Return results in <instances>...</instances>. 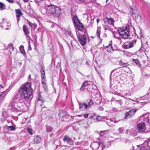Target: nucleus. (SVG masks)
<instances>
[{"label": "nucleus", "instance_id": "nucleus-52", "mask_svg": "<svg viewBox=\"0 0 150 150\" xmlns=\"http://www.w3.org/2000/svg\"><path fill=\"white\" fill-rule=\"evenodd\" d=\"M115 38H117L118 40H120V43H121V39H120V37H115Z\"/></svg>", "mask_w": 150, "mask_h": 150}, {"label": "nucleus", "instance_id": "nucleus-57", "mask_svg": "<svg viewBox=\"0 0 150 150\" xmlns=\"http://www.w3.org/2000/svg\"><path fill=\"white\" fill-rule=\"evenodd\" d=\"M96 143H97V144H98V145H100V143H99L97 142H96Z\"/></svg>", "mask_w": 150, "mask_h": 150}, {"label": "nucleus", "instance_id": "nucleus-36", "mask_svg": "<svg viewBox=\"0 0 150 150\" xmlns=\"http://www.w3.org/2000/svg\"><path fill=\"white\" fill-rule=\"evenodd\" d=\"M76 2L78 4L82 3L86 1V0H75Z\"/></svg>", "mask_w": 150, "mask_h": 150}, {"label": "nucleus", "instance_id": "nucleus-29", "mask_svg": "<svg viewBox=\"0 0 150 150\" xmlns=\"http://www.w3.org/2000/svg\"><path fill=\"white\" fill-rule=\"evenodd\" d=\"M119 64L120 65L124 67H126L128 65L127 63L123 62L122 61H119Z\"/></svg>", "mask_w": 150, "mask_h": 150}, {"label": "nucleus", "instance_id": "nucleus-11", "mask_svg": "<svg viewBox=\"0 0 150 150\" xmlns=\"http://www.w3.org/2000/svg\"><path fill=\"white\" fill-rule=\"evenodd\" d=\"M130 14L134 19H136L138 18L139 16V13L137 12H134V11H135V10L131 6H130Z\"/></svg>", "mask_w": 150, "mask_h": 150}, {"label": "nucleus", "instance_id": "nucleus-61", "mask_svg": "<svg viewBox=\"0 0 150 150\" xmlns=\"http://www.w3.org/2000/svg\"><path fill=\"white\" fill-rule=\"evenodd\" d=\"M108 0H106V3H107Z\"/></svg>", "mask_w": 150, "mask_h": 150}, {"label": "nucleus", "instance_id": "nucleus-35", "mask_svg": "<svg viewBox=\"0 0 150 150\" xmlns=\"http://www.w3.org/2000/svg\"><path fill=\"white\" fill-rule=\"evenodd\" d=\"M16 103H19L23 105H25V103L24 102L23 100L21 99H20L19 100H18L17 101H16Z\"/></svg>", "mask_w": 150, "mask_h": 150}, {"label": "nucleus", "instance_id": "nucleus-58", "mask_svg": "<svg viewBox=\"0 0 150 150\" xmlns=\"http://www.w3.org/2000/svg\"><path fill=\"white\" fill-rule=\"evenodd\" d=\"M0 86L2 88H3V86L1 85H0Z\"/></svg>", "mask_w": 150, "mask_h": 150}, {"label": "nucleus", "instance_id": "nucleus-42", "mask_svg": "<svg viewBox=\"0 0 150 150\" xmlns=\"http://www.w3.org/2000/svg\"><path fill=\"white\" fill-rule=\"evenodd\" d=\"M41 73V75H45V72L44 69H41L40 70Z\"/></svg>", "mask_w": 150, "mask_h": 150}, {"label": "nucleus", "instance_id": "nucleus-48", "mask_svg": "<svg viewBox=\"0 0 150 150\" xmlns=\"http://www.w3.org/2000/svg\"><path fill=\"white\" fill-rule=\"evenodd\" d=\"M32 49V48L31 47L30 45V43L29 44V46H28V50H31Z\"/></svg>", "mask_w": 150, "mask_h": 150}, {"label": "nucleus", "instance_id": "nucleus-38", "mask_svg": "<svg viewBox=\"0 0 150 150\" xmlns=\"http://www.w3.org/2000/svg\"><path fill=\"white\" fill-rule=\"evenodd\" d=\"M43 85V87L45 90H47V86L46 84V83H42Z\"/></svg>", "mask_w": 150, "mask_h": 150}, {"label": "nucleus", "instance_id": "nucleus-25", "mask_svg": "<svg viewBox=\"0 0 150 150\" xmlns=\"http://www.w3.org/2000/svg\"><path fill=\"white\" fill-rule=\"evenodd\" d=\"M20 50L23 54H25V52L24 50V47L23 45L19 47Z\"/></svg>", "mask_w": 150, "mask_h": 150}, {"label": "nucleus", "instance_id": "nucleus-15", "mask_svg": "<svg viewBox=\"0 0 150 150\" xmlns=\"http://www.w3.org/2000/svg\"><path fill=\"white\" fill-rule=\"evenodd\" d=\"M24 105H23L19 103H17L16 101H15V105H9H9L8 106L9 109H11L12 108V107L14 106H17L20 108L21 109H24Z\"/></svg>", "mask_w": 150, "mask_h": 150}, {"label": "nucleus", "instance_id": "nucleus-43", "mask_svg": "<svg viewBox=\"0 0 150 150\" xmlns=\"http://www.w3.org/2000/svg\"><path fill=\"white\" fill-rule=\"evenodd\" d=\"M42 100L43 99L42 98L41 96L40 95H39L38 98V100L40 101H43Z\"/></svg>", "mask_w": 150, "mask_h": 150}, {"label": "nucleus", "instance_id": "nucleus-56", "mask_svg": "<svg viewBox=\"0 0 150 150\" xmlns=\"http://www.w3.org/2000/svg\"><path fill=\"white\" fill-rule=\"evenodd\" d=\"M144 143V142H143V143H142L141 144H140V145H137V147H138V146H140V145H142V144Z\"/></svg>", "mask_w": 150, "mask_h": 150}, {"label": "nucleus", "instance_id": "nucleus-41", "mask_svg": "<svg viewBox=\"0 0 150 150\" xmlns=\"http://www.w3.org/2000/svg\"><path fill=\"white\" fill-rule=\"evenodd\" d=\"M37 3H40L43 1L44 0H35Z\"/></svg>", "mask_w": 150, "mask_h": 150}, {"label": "nucleus", "instance_id": "nucleus-51", "mask_svg": "<svg viewBox=\"0 0 150 150\" xmlns=\"http://www.w3.org/2000/svg\"><path fill=\"white\" fill-rule=\"evenodd\" d=\"M28 79L29 81H31V76H29L28 78Z\"/></svg>", "mask_w": 150, "mask_h": 150}, {"label": "nucleus", "instance_id": "nucleus-64", "mask_svg": "<svg viewBox=\"0 0 150 150\" xmlns=\"http://www.w3.org/2000/svg\"><path fill=\"white\" fill-rule=\"evenodd\" d=\"M132 84H133V85H134V83H132Z\"/></svg>", "mask_w": 150, "mask_h": 150}, {"label": "nucleus", "instance_id": "nucleus-16", "mask_svg": "<svg viewBox=\"0 0 150 150\" xmlns=\"http://www.w3.org/2000/svg\"><path fill=\"white\" fill-rule=\"evenodd\" d=\"M23 30L27 37H29L28 35L29 34V31L26 25H24L23 26Z\"/></svg>", "mask_w": 150, "mask_h": 150}, {"label": "nucleus", "instance_id": "nucleus-59", "mask_svg": "<svg viewBox=\"0 0 150 150\" xmlns=\"http://www.w3.org/2000/svg\"><path fill=\"white\" fill-rule=\"evenodd\" d=\"M111 76H110V80L111 79Z\"/></svg>", "mask_w": 150, "mask_h": 150}, {"label": "nucleus", "instance_id": "nucleus-49", "mask_svg": "<svg viewBox=\"0 0 150 150\" xmlns=\"http://www.w3.org/2000/svg\"><path fill=\"white\" fill-rule=\"evenodd\" d=\"M28 24L30 25V26L31 27L32 26L31 23L28 20Z\"/></svg>", "mask_w": 150, "mask_h": 150}, {"label": "nucleus", "instance_id": "nucleus-37", "mask_svg": "<svg viewBox=\"0 0 150 150\" xmlns=\"http://www.w3.org/2000/svg\"><path fill=\"white\" fill-rule=\"evenodd\" d=\"M28 132L29 134L31 135L33 134V133L32 132V129L30 128H27V129Z\"/></svg>", "mask_w": 150, "mask_h": 150}, {"label": "nucleus", "instance_id": "nucleus-19", "mask_svg": "<svg viewBox=\"0 0 150 150\" xmlns=\"http://www.w3.org/2000/svg\"><path fill=\"white\" fill-rule=\"evenodd\" d=\"M72 21L74 26L76 25H77V24L80 22L76 16H74L73 17Z\"/></svg>", "mask_w": 150, "mask_h": 150}, {"label": "nucleus", "instance_id": "nucleus-8", "mask_svg": "<svg viewBox=\"0 0 150 150\" xmlns=\"http://www.w3.org/2000/svg\"><path fill=\"white\" fill-rule=\"evenodd\" d=\"M136 41L137 40L134 39L133 40H132V41L129 43L127 42L123 44L122 45V47L126 49L131 48L134 46V45L135 44Z\"/></svg>", "mask_w": 150, "mask_h": 150}, {"label": "nucleus", "instance_id": "nucleus-53", "mask_svg": "<svg viewBox=\"0 0 150 150\" xmlns=\"http://www.w3.org/2000/svg\"><path fill=\"white\" fill-rule=\"evenodd\" d=\"M100 19H98V18L96 20V21H97V22L98 23V22H99L100 21Z\"/></svg>", "mask_w": 150, "mask_h": 150}, {"label": "nucleus", "instance_id": "nucleus-13", "mask_svg": "<svg viewBox=\"0 0 150 150\" xmlns=\"http://www.w3.org/2000/svg\"><path fill=\"white\" fill-rule=\"evenodd\" d=\"M63 140L65 142H67L69 145H71L73 144V142L72 139L67 135L64 136Z\"/></svg>", "mask_w": 150, "mask_h": 150}, {"label": "nucleus", "instance_id": "nucleus-5", "mask_svg": "<svg viewBox=\"0 0 150 150\" xmlns=\"http://www.w3.org/2000/svg\"><path fill=\"white\" fill-rule=\"evenodd\" d=\"M78 39L79 43L83 46L85 45L86 43V37L85 34L81 35L76 33Z\"/></svg>", "mask_w": 150, "mask_h": 150}, {"label": "nucleus", "instance_id": "nucleus-12", "mask_svg": "<svg viewBox=\"0 0 150 150\" xmlns=\"http://www.w3.org/2000/svg\"><path fill=\"white\" fill-rule=\"evenodd\" d=\"M104 21L105 23L113 26L114 25V20L112 18L106 17L104 18Z\"/></svg>", "mask_w": 150, "mask_h": 150}, {"label": "nucleus", "instance_id": "nucleus-27", "mask_svg": "<svg viewBox=\"0 0 150 150\" xmlns=\"http://www.w3.org/2000/svg\"><path fill=\"white\" fill-rule=\"evenodd\" d=\"M7 129L10 131H14L16 130V128L15 127L13 126H11L7 127Z\"/></svg>", "mask_w": 150, "mask_h": 150}, {"label": "nucleus", "instance_id": "nucleus-20", "mask_svg": "<svg viewBox=\"0 0 150 150\" xmlns=\"http://www.w3.org/2000/svg\"><path fill=\"white\" fill-rule=\"evenodd\" d=\"M75 26L79 30L82 31L83 29V25L80 22L77 24V25H76Z\"/></svg>", "mask_w": 150, "mask_h": 150}, {"label": "nucleus", "instance_id": "nucleus-18", "mask_svg": "<svg viewBox=\"0 0 150 150\" xmlns=\"http://www.w3.org/2000/svg\"><path fill=\"white\" fill-rule=\"evenodd\" d=\"M88 83L89 86V91H91V90H93L95 87H96V85L91 81H88Z\"/></svg>", "mask_w": 150, "mask_h": 150}, {"label": "nucleus", "instance_id": "nucleus-39", "mask_svg": "<svg viewBox=\"0 0 150 150\" xmlns=\"http://www.w3.org/2000/svg\"><path fill=\"white\" fill-rule=\"evenodd\" d=\"M4 92H2L1 94H0V97H1L2 98H4L5 96L6 95L4 94Z\"/></svg>", "mask_w": 150, "mask_h": 150}, {"label": "nucleus", "instance_id": "nucleus-50", "mask_svg": "<svg viewBox=\"0 0 150 150\" xmlns=\"http://www.w3.org/2000/svg\"><path fill=\"white\" fill-rule=\"evenodd\" d=\"M95 115V114H92L91 115V118H93V117H94Z\"/></svg>", "mask_w": 150, "mask_h": 150}, {"label": "nucleus", "instance_id": "nucleus-17", "mask_svg": "<svg viewBox=\"0 0 150 150\" xmlns=\"http://www.w3.org/2000/svg\"><path fill=\"white\" fill-rule=\"evenodd\" d=\"M15 12L16 16L17 18V21L18 22L20 20V17L22 15L21 11L20 9H17L15 10Z\"/></svg>", "mask_w": 150, "mask_h": 150}, {"label": "nucleus", "instance_id": "nucleus-7", "mask_svg": "<svg viewBox=\"0 0 150 150\" xmlns=\"http://www.w3.org/2000/svg\"><path fill=\"white\" fill-rule=\"evenodd\" d=\"M21 97L23 98L22 94V93H21V92L20 88L18 92L16 93L14 98L9 103V105H15V100Z\"/></svg>", "mask_w": 150, "mask_h": 150}, {"label": "nucleus", "instance_id": "nucleus-23", "mask_svg": "<svg viewBox=\"0 0 150 150\" xmlns=\"http://www.w3.org/2000/svg\"><path fill=\"white\" fill-rule=\"evenodd\" d=\"M41 138L40 137L37 136L35 137L34 138V141L36 143H38L41 140Z\"/></svg>", "mask_w": 150, "mask_h": 150}, {"label": "nucleus", "instance_id": "nucleus-31", "mask_svg": "<svg viewBox=\"0 0 150 150\" xmlns=\"http://www.w3.org/2000/svg\"><path fill=\"white\" fill-rule=\"evenodd\" d=\"M14 47L13 46V45L12 44H10L8 45V48L6 49V50H8L9 49V50H11V51H13Z\"/></svg>", "mask_w": 150, "mask_h": 150}, {"label": "nucleus", "instance_id": "nucleus-34", "mask_svg": "<svg viewBox=\"0 0 150 150\" xmlns=\"http://www.w3.org/2000/svg\"><path fill=\"white\" fill-rule=\"evenodd\" d=\"M7 24V23L6 22H4L3 21L2 22H1L0 23V27L5 28V25H6Z\"/></svg>", "mask_w": 150, "mask_h": 150}, {"label": "nucleus", "instance_id": "nucleus-21", "mask_svg": "<svg viewBox=\"0 0 150 150\" xmlns=\"http://www.w3.org/2000/svg\"><path fill=\"white\" fill-rule=\"evenodd\" d=\"M105 49L108 51H110L111 50H112V44L110 43L109 45L108 46H106L105 48Z\"/></svg>", "mask_w": 150, "mask_h": 150}, {"label": "nucleus", "instance_id": "nucleus-2", "mask_svg": "<svg viewBox=\"0 0 150 150\" xmlns=\"http://www.w3.org/2000/svg\"><path fill=\"white\" fill-rule=\"evenodd\" d=\"M31 85L30 82H27L21 87L20 91L22 93L23 98L27 100L32 98L33 89Z\"/></svg>", "mask_w": 150, "mask_h": 150}, {"label": "nucleus", "instance_id": "nucleus-9", "mask_svg": "<svg viewBox=\"0 0 150 150\" xmlns=\"http://www.w3.org/2000/svg\"><path fill=\"white\" fill-rule=\"evenodd\" d=\"M89 88L88 81H85L83 83L80 90L82 91H89Z\"/></svg>", "mask_w": 150, "mask_h": 150}, {"label": "nucleus", "instance_id": "nucleus-22", "mask_svg": "<svg viewBox=\"0 0 150 150\" xmlns=\"http://www.w3.org/2000/svg\"><path fill=\"white\" fill-rule=\"evenodd\" d=\"M132 61L133 62H134L139 67H141V64L139 62V60L137 59H132Z\"/></svg>", "mask_w": 150, "mask_h": 150}, {"label": "nucleus", "instance_id": "nucleus-6", "mask_svg": "<svg viewBox=\"0 0 150 150\" xmlns=\"http://www.w3.org/2000/svg\"><path fill=\"white\" fill-rule=\"evenodd\" d=\"M137 110V109H134L127 112L125 114L124 119H128L131 118L134 115Z\"/></svg>", "mask_w": 150, "mask_h": 150}, {"label": "nucleus", "instance_id": "nucleus-10", "mask_svg": "<svg viewBox=\"0 0 150 150\" xmlns=\"http://www.w3.org/2000/svg\"><path fill=\"white\" fill-rule=\"evenodd\" d=\"M145 128L144 123L141 122L138 124L137 129L139 132L142 133L144 131Z\"/></svg>", "mask_w": 150, "mask_h": 150}, {"label": "nucleus", "instance_id": "nucleus-54", "mask_svg": "<svg viewBox=\"0 0 150 150\" xmlns=\"http://www.w3.org/2000/svg\"><path fill=\"white\" fill-rule=\"evenodd\" d=\"M53 135H54V134L53 133H52V134H50V137H52V136Z\"/></svg>", "mask_w": 150, "mask_h": 150}, {"label": "nucleus", "instance_id": "nucleus-47", "mask_svg": "<svg viewBox=\"0 0 150 150\" xmlns=\"http://www.w3.org/2000/svg\"><path fill=\"white\" fill-rule=\"evenodd\" d=\"M88 114H85L84 115V117L85 118H87L88 117Z\"/></svg>", "mask_w": 150, "mask_h": 150}, {"label": "nucleus", "instance_id": "nucleus-62", "mask_svg": "<svg viewBox=\"0 0 150 150\" xmlns=\"http://www.w3.org/2000/svg\"><path fill=\"white\" fill-rule=\"evenodd\" d=\"M2 99V98L1 97H0V100H1V99Z\"/></svg>", "mask_w": 150, "mask_h": 150}, {"label": "nucleus", "instance_id": "nucleus-1", "mask_svg": "<svg viewBox=\"0 0 150 150\" xmlns=\"http://www.w3.org/2000/svg\"><path fill=\"white\" fill-rule=\"evenodd\" d=\"M45 6L46 7V12L50 16H53L57 17L61 14V9L55 5L50 3L48 0L45 2Z\"/></svg>", "mask_w": 150, "mask_h": 150}, {"label": "nucleus", "instance_id": "nucleus-4", "mask_svg": "<svg viewBox=\"0 0 150 150\" xmlns=\"http://www.w3.org/2000/svg\"><path fill=\"white\" fill-rule=\"evenodd\" d=\"M93 102L92 99H89L83 103L79 104V109L81 110H87L91 107V105H93Z\"/></svg>", "mask_w": 150, "mask_h": 150}, {"label": "nucleus", "instance_id": "nucleus-63", "mask_svg": "<svg viewBox=\"0 0 150 150\" xmlns=\"http://www.w3.org/2000/svg\"><path fill=\"white\" fill-rule=\"evenodd\" d=\"M98 101H99L98 102L99 103H100V100H99Z\"/></svg>", "mask_w": 150, "mask_h": 150}, {"label": "nucleus", "instance_id": "nucleus-24", "mask_svg": "<svg viewBox=\"0 0 150 150\" xmlns=\"http://www.w3.org/2000/svg\"><path fill=\"white\" fill-rule=\"evenodd\" d=\"M46 128L47 132H51L53 129L52 127L50 126H47L46 125Z\"/></svg>", "mask_w": 150, "mask_h": 150}, {"label": "nucleus", "instance_id": "nucleus-3", "mask_svg": "<svg viewBox=\"0 0 150 150\" xmlns=\"http://www.w3.org/2000/svg\"><path fill=\"white\" fill-rule=\"evenodd\" d=\"M118 32L120 35L124 39H132L133 37L134 38V37H136L135 35H132V37H131L129 25H127L125 28H119L118 30Z\"/></svg>", "mask_w": 150, "mask_h": 150}, {"label": "nucleus", "instance_id": "nucleus-33", "mask_svg": "<svg viewBox=\"0 0 150 150\" xmlns=\"http://www.w3.org/2000/svg\"><path fill=\"white\" fill-rule=\"evenodd\" d=\"M117 71L118 70L117 69H115L112 70L111 71L110 75H112V74H118L119 73Z\"/></svg>", "mask_w": 150, "mask_h": 150}, {"label": "nucleus", "instance_id": "nucleus-45", "mask_svg": "<svg viewBox=\"0 0 150 150\" xmlns=\"http://www.w3.org/2000/svg\"><path fill=\"white\" fill-rule=\"evenodd\" d=\"M8 2L11 3H13L14 2V1H13V0H6Z\"/></svg>", "mask_w": 150, "mask_h": 150}, {"label": "nucleus", "instance_id": "nucleus-55", "mask_svg": "<svg viewBox=\"0 0 150 150\" xmlns=\"http://www.w3.org/2000/svg\"><path fill=\"white\" fill-rule=\"evenodd\" d=\"M23 1L25 2H28V0H23Z\"/></svg>", "mask_w": 150, "mask_h": 150}, {"label": "nucleus", "instance_id": "nucleus-32", "mask_svg": "<svg viewBox=\"0 0 150 150\" xmlns=\"http://www.w3.org/2000/svg\"><path fill=\"white\" fill-rule=\"evenodd\" d=\"M5 5L3 3L0 2V9L3 10L5 8Z\"/></svg>", "mask_w": 150, "mask_h": 150}, {"label": "nucleus", "instance_id": "nucleus-28", "mask_svg": "<svg viewBox=\"0 0 150 150\" xmlns=\"http://www.w3.org/2000/svg\"><path fill=\"white\" fill-rule=\"evenodd\" d=\"M42 83H47V80L46 77L45 76H42Z\"/></svg>", "mask_w": 150, "mask_h": 150}, {"label": "nucleus", "instance_id": "nucleus-26", "mask_svg": "<svg viewBox=\"0 0 150 150\" xmlns=\"http://www.w3.org/2000/svg\"><path fill=\"white\" fill-rule=\"evenodd\" d=\"M117 131L119 132L120 134H122L124 133L125 131L124 128L123 127H120L117 130Z\"/></svg>", "mask_w": 150, "mask_h": 150}, {"label": "nucleus", "instance_id": "nucleus-14", "mask_svg": "<svg viewBox=\"0 0 150 150\" xmlns=\"http://www.w3.org/2000/svg\"><path fill=\"white\" fill-rule=\"evenodd\" d=\"M58 115L59 117H62L64 119V117L67 118L69 117L67 115V112L66 111L63 110L59 111Z\"/></svg>", "mask_w": 150, "mask_h": 150}, {"label": "nucleus", "instance_id": "nucleus-60", "mask_svg": "<svg viewBox=\"0 0 150 150\" xmlns=\"http://www.w3.org/2000/svg\"><path fill=\"white\" fill-rule=\"evenodd\" d=\"M87 64H88V63H89L88 62H87L86 63Z\"/></svg>", "mask_w": 150, "mask_h": 150}, {"label": "nucleus", "instance_id": "nucleus-40", "mask_svg": "<svg viewBox=\"0 0 150 150\" xmlns=\"http://www.w3.org/2000/svg\"><path fill=\"white\" fill-rule=\"evenodd\" d=\"M142 45L141 47L139 50V51L140 52H142L144 51V47H142Z\"/></svg>", "mask_w": 150, "mask_h": 150}, {"label": "nucleus", "instance_id": "nucleus-44", "mask_svg": "<svg viewBox=\"0 0 150 150\" xmlns=\"http://www.w3.org/2000/svg\"><path fill=\"white\" fill-rule=\"evenodd\" d=\"M98 110L100 111H103V108L102 107L100 106L98 108Z\"/></svg>", "mask_w": 150, "mask_h": 150}, {"label": "nucleus", "instance_id": "nucleus-30", "mask_svg": "<svg viewBox=\"0 0 150 150\" xmlns=\"http://www.w3.org/2000/svg\"><path fill=\"white\" fill-rule=\"evenodd\" d=\"M101 27H98L97 29L96 34L98 37L100 38V32Z\"/></svg>", "mask_w": 150, "mask_h": 150}, {"label": "nucleus", "instance_id": "nucleus-46", "mask_svg": "<svg viewBox=\"0 0 150 150\" xmlns=\"http://www.w3.org/2000/svg\"><path fill=\"white\" fill-rule=\"evenodd\" d=\"M60 63L59 62H58L57 64V68H59L60 66Z\"/></svg>", "mask_w": 150, "mask_h": 150}]
</instances>
